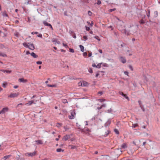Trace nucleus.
Returning <instances> with one entry per match:
<instances>
[{
	"mask_svg": "<svg viewBox=\"0 0 160 160\" xmlns=\"http://www.w3.org/2000/svg\"><path fill=\"white\" fill-rule=\"evenodd\" d=\"M36 63L37 64H42V62L41 61H37L36 62Z\"/></svg>",
	"mask_w": 160,
	"mask_h": 160,
	"instance_id": "79ce46f5",
	"label": "nucleus"
},
{
	"mask_svg": "<svg viewBox=\"0 0 160 160\" xmlns=\"http://www.w3.org/2000/svg\"><path fill=\"white\" fill-rule=\"evenodd\" d=\"M114 131L116 134H119V132L117 129H115Z\"/></svg>",
	"mask_w": 160,
	"mask_h": 160,
	"instance_id": "c85d7f7f",
	"label": "nucleus"
},
{
	"mask_svg": "<svg viewBox=\"0 0 160 160\" xmlns=\"http://www.w3.org/2000/svg\"><path fill=\"white\" fill-rule=\"evenodd\" d=\"M18 85H15L14 86V88H18Z\"/></svg>",
	"mask_w": 160,
	"mask_h": 160,
	"instance_id": "e2e57ef3",
	"label": "nucleus"
},
{
	"mask_svg": "<svg viewBox=\"0 0 160 160\" xmlns=\"http://www.w3.org/2000/svg\"><path fill=\"white\" fill-rule=\"evenodd\" d=\"M25 155L29 157H33L36 155V152L31 153V152H27L25 153Z\"/></svg>",
	"mask_w": 160,
	"mask_h": 160,
	"instance_id": "f257e3e1",
	"label": "nucleus"
},
{
	"mask_svg": "<svg viewBox=\"0 0 160 160\" xmlns=\"http://www.w3.org/2000/svg\"><path fill=\"white\" fill-rule=\"evenodd\" d=\"M79 47L81 49V51L82 52H84V48L83 46L82 45H80Z\"/></svg>",
	"mask_w": 160,
	"mask_h": 160,
	"instance_id": "aec40b11",
	"label": "nucleus"
},
{
	"mask_svg": "<svg viewBox=\"0 0 160 160\" xmlns=\"http://www.w3.org/2000/svg\"><path fill=\"white\" fill-rule=\"evenodd\" d=\"M72 36L74 38H76V36L75 35V34L74 33V34L72 35Z\"/></svg>",
	"mask_w": 160,
	"mask_h": 160,
	"instance_id": "4d7b16f0",
	"label": "nucleus"
},
{
	"mask_svg": "<svg viewBox=\"0 0 160 160\" xmlns=\"http://www.w3.org/2000/svg\"><path fill=\"white\" fill-rule=\"evenodd\" d=\"M92 53H89L88 54V56H89V57H91V56H92Z\"/></svg>",
	"mask_w": 160,
	"mask_h": 160,
	"instance_id": "774afa93",
	"label": "nucleus"
},
{
	"mask_svg": "<svg viewBox=\"0 0 160 160\" xmlns=\"http://www.w3.org/2000/svg\"><path fill=\"white\" fill-rule=\"evenodd\" d=\"M69 147L70 149H76L77 148L76 146H73V145H70L69 146Z\"/></svg>",
	"mask_w": 160,
	"mask_h": 160,
	"instance_id": "2eb2a0df",
	"label": "nucleus"
},
{
	"mask_svg": "<svg viewBox=\"0 0 160 160\" xmlns=\"http://www.w3.org/2000/svg\"><path fill=\"white\" fill-rule=\"evenodd\" d=\"M85 27H86V29L87 31H89L90 30V28L89 27H86V26Z\"/></svg>",
	"mask_w": 160,
	"mask_h": 160,
	"instance_id": "a18cd8bd",
	"label": "nucleus"
},
{
	"mask_svg": "<svg viewBox=\"0 0 160 160\" xmlns=\"http://www.w3.org/2000/svg\"><path fill=\"white\" fill-rule=\"evenodd\" d=\"M129 68L131 69V70H132V71H133V67H132L131 65H129Z\"/></svg>",
	"mask_w": 160,
	"mask_h": 160,
	"instance_id": "a19ab883",
	"label": "nucleus"
},
{
	"mask_svg": "<svg viewBox=\"0 0 160 160\" xmlns=\"http://www.w3.org/2000/svg\"><path fill=\"white\" fill-rule=\"evenodd\" d=\"M79 86H86L88 84L87 82H81L78 83Z\"/></svg>",
	"mask_w": 160,
	"mask_h": 160,
	"instance_id": "6e6552de",
	"label": "nucleus"
},
{
	"mask_svg": "<svg viewBox=\"0 0 160 160\" xmlns=\"http://www.w3.org/2000/svg\"><path fill=\"white\" fill-rule=\"evenodd\" d=\"M52 42H55V44H56V43L57 44H59L60 43V42L59 41H57L55 39H54L53 40H52Z\"/></svg>",
	"mask_w": 160,
	"mask_h": 160,
	"instance_id": "a211bd4d",
	"label": "nucleus"
},
{
	"mask_svg": "<svg viewBox=\"0 0 160 160\" xmlns=\"http://www.w3.org/2000/svg\"><path fill=\"white\" fill-rule=\"evenodd\" d=\"M18 81L20 82H22L23 83H26L28 82L27 79H25L24 78H19L18 79Z\"/></svg>",
	"mask_w": 160,
	"mask_h": 160,
	"instance_id": "0eeeda50",
	"label": "nucleus"
},
{
	"mask_svg": "<svg viewBox=\"0 0 160 160\" xmlns=\"http://www.w3.org/2000/svg\"><path fill=\"white\" fill-rule=\"evenodd\" d=\"M139 23L141 24H143L145 23V22L144 20L142 19H141L139 21Z\"/></svg>",
	"mask_w": 160,
	"mask_h": 160,
	"instance_id": "c756f323",
	"label": "nucleus"
},
{
	"mask_svg": "<svg viewBox=\"0 0 160 160\" xmlns=\"http://www.w3.org/2000/svg\"><path fill=\"white\" fill-rule=\"evenodd\" d=\"M101 1L100 0H98L97 1V4L98 5L101 4Z\"/></svg>",
	"mask_w": 160,
	"mask_h": 160,
	"instance_id": "c03bdc74",
	"label": "nucleus"
},
{
	"mask_svg": "<svg viewBox=\"0 0 160 160\" xmlns=\"http://www.w3.org/2000/svg\"><path fill=\"white\" fill-rule=\"evenodd\" d=\"M147 16L148 17H149L150 16V11L149 10H148V14H147Z\"/></svg>",
	"mask_w": 160,
	"mask_h": 160,
	"instance_id": "3c124183",
	"label": "nucleus"
},
{
	"mask_svg": "<svg viewBox=\"0 0 160 160\" xmlns=\"http://www.w3.org/2000/svg\"><path fill=\"white\" fill-rule=\"evenodd\" d=\"M114 152L116 154V155L118 156L121 154L122 151L121 149L118 148L117 150H115Z\"/></svg>",
	"mask_w": 160,
	"mask_h": 160,
	"instance_id": "7ed1b4c3",
	"label": "nucleus"
},
{
	"mask_svg": "<svg viewBox=\"0 0 160 160\" xmlns=\"http://www.w3.org/2000/svg\"><path fill=\"white\" fill-rule=\"evenodd\" d=\"M8 85V83L7 82H5L4 83H3L2 84V86L4 88H5L6 87V86Z\"/></svg>",
	"mask_w": 160,
	"mask_h": 160,
	"instance_id": "4be33fe9",
	"label": "nucleus"
},
{
	"mask_svg": "<svg viewBox=\"0 0 160 160\" xmlns=\"http://www.w3.org/2000/svg\"><path fill=\"white\" fill-rule=\"evenodd\" d=\"M31 33H32V34L33 35V34H37L38 33V32H32Z\"/></svg>",
	"mask_w": 160,
	"mask_h": 160,
	"instance_id": "5fc2aeb1",
	"label": "nucleus"
},
{
	"mask_svg": "<svg viewBox=\"0 0 160 160\" xmlns=\"http://www.w3.org/2000/svg\"><path fill=\"white\" fill-rule=\"evenodd\" d=\"M62 124L61 123H57L56 126L57 127H60V126H61L62 125Z\"/></svg>",
	"mask_w": 160,
	"mask_h": 160,
	"instance_id": "e433bc0d",
	"label": "nucleus"
},
{
	"mask_svg": "<svg viewBox=\"0 0 160 160\" xmlns=\"http://www.w3.org/2000/svg\"><path fill=\"white\" fill-rule=\"evenodd\" d=\"M47 86L48 87H56V85L54 84V85H49V84H47Z\"/></svg>",
	"mask_w": 160,
	"mask_h": 160,
	"instance_id": "412c9836",
	"label": "nucleus"
},
{
	"mask_svg": "<svg viewBox=\"0 0 160 160\" xmlns=\"http://www.w3.org/2000/svg\"><path fill=\"white\" fill-rule=\"evenodd\" d=\"M18 35L19 33L18 32H16L15 33V35L17 37H18Z\"/></svg>",
	"mask_w": 160,
	"mask_h": 160,
	"instance_id": "603ef678",
	"label": "nucleus"
},
{
	"mask_svg": "<svg viewBox=\"0 0 160 160\" xmlns=\"http://www.w3.org/2000/svg\"><path fill=\"white\" fill-rule=\"evenodd\" d=\"M22 44L25 47L28 48V45L29 44V43H28V44H27L26 42H24Z\"/></svg>",
	"mask_w": 160,
	"mask_h": 160,
	"instance_id": "6ab92c4d",
	"label": "nucleus"
},
{
	"mask_svg": "<svg viewBox=\"0 0 160 160\" xmlns=\"http://www.w3.org/2000/svg\"><path fill=\"white\" fill-rule=\"evenodd\" d=\"M83 55L84 56L86 57L87 55V52H85L83 53Z\"/></svg>",
	"mask_w": 160,
	"mask_h": 160,
	"instance_id": "8fccbe9b",
	"label": "nucleus"
},
{
	"mask_svg": "<svg viewBox=\"0 0 160 160\" xmlns=\"http://www.w3.org/2000/svg\"><path fill=\"white\" fill-rule=\"evenodd\" d=\"M16 158L17 160H24V158H20V156L19 155H18V156L16 157Z\"/></svg>",
	"mask_w": 160,
	"mask_h": 160,
	"instance_id": "4468645a",
	"label": "nucleus"
},
{
	"mask_svg": "<svg viewBox=\"0 0 160 160\" xmlns=\"http://www.w3.org/2000/svg\"><path fill=\"white\" fill-rule=\"evenodd\" d=\"M2 15L3 16H6V17H8V15L6 13V11H4L3 12Z\"/></svg>",
	"mask_w": 160,
	"mask_h": 160,
	"instance_id": "393cba45",
	"label": "nucleus"
},
{
	"mask_svg": "<svg viewBox=\"0 0 160 160\" xmlns=\"http://www.w3.org/2000/svg\"><path fill=\"white\" fill-rule=\"evenodd\" d=\"M57 152H60L61 151H62V152L64 151V150H62L61 148H58L57 149Z\"/></svg>",
	"mask_w": 160,
	"mask_h": 160,
	"instance_id": "2f4dec72",
	"label": "nucleus"
},
{
	"mask_svg": "<svg viewBox=\"0 0 160 160\" xmlns=\"http://www.w3.org/2000/svg\"><path fill=\"white\" fill-rule=\"evenodd\" d=\"M146 143H147V142L146 141L143 142V143L142 145L143 146L144 145L146 144Z\"/></svg>",
	"mask_w": 160,
	"mask_h": 160,
	"instance_id": "69168bd1",
	"label": "nucleus"
},
{
	"mask_svg": "<svg viewBox=\"0 0 160 160\" xmlns=\"http://www.w3.org/2000/svg\"><path fill=\"white\" fill-rule=\"evenodd\" d=\"M119 94L120 95H121L122 96H123V94H124L123 92H121V91H120L119 92H118Z\"/></svg>",
	"mask_w": 160,
	"mask_h": 160,
	"instance_id": "49530a36",
	"label": "nucleus"
},
{
	"mask_svg": "<svg viewBox=\"0 0 160 160\" xmlns=\"http://www.w3.org/2000/svg\"><path fill=\"white\" fill-rule=\"evenodd\" d=\"M47 26L50 27L52 29V30H53V28L51 24L49 23L48 25Z\"/></svg>",
	"mask_w": 160,
	"mask_h": 160,
	"instance_id": "37998d69",
	"label": "nucleus"
},
{
	"mask_svg": "<svg viewBox=\"0 0 160 160\" xmlns=\"http://www.w3.org/2000/svg\"><path fill=\"white\" fill-rule=\"evenodd\" d=\"M92 66L93 67L97 68V65H96L95 64H92Z\"/></svg>",
	"mask_w": 160,
	"mask_h": 160,
	"instance_id": "13d9d810",
	"label": "nucleus"
},
{
	"mask_svg": "<svg viewBox=\"0 0 160 160\" xmlns=\"http://www.w3.org/2000/svg\"><path fill=\"white\" fill-rule=\"evenodd\" d=\"M33 103H34V101L32 100L29 101L28 103H26L25 105L28 106H30Z\"/></svg>",
	"mask_w": 160,
	"mask_h": 160,
	"instance_id": "ddd939ff",
	"label": "nucleus"
},
{
	"mask_svg": "<svg viewBox=\"0 0 160 160\" xmlns=\"http://www.w3.org/2000/svg\"><path fill=\"white\" fill-rule=\"evenodd\" d=\"M102 64V63H99L97 65V68H100L101 67V65Z\"/></svg>",
	"mask_w": 160,
	"mask_h": 160,
	"instance_id": "7c9ffc66",
	"label": "nucleus"
},
{
	"mask_svg": "<svg viewBox=\"0 0 160 160\" xmlns=\"http://www.w3.org/2000/svg\"><path fill=\"white\" fill-rule=\"evenodd\" d=\"M35 142H37V145L42 144H43V142L41 140H36Z\"/></svg>",
	"mask_w": 160,
	"mask_h": 160,
	"instance_id": "9b49d317",
	"label": "nucleus"
},
{
	"mask_svg": "<svg viewBox=\"0 0 160 160\" xmlns=\"http://www.w3.org/2000/svg\"><path fill=\"white\" fill-rule=\"evenodd\" d=\"M116 10L115 8H114L113 9H109V12H112L113 11H115Z\"/></svg>",
	"mask_w": 160,
	"mask_h": 160,
	"instance_id": "473e14b6",
	"label": "nucleus"
},
{
	"mask_svg": "<svg viewBox=\"0 0 160 160\" xmlns=\"http://www.w3.org/2000/svg\"><path fill=\"white\" fill-rule=\"evenodd\" d=\"M5 72L7 73H11L12 72L11 70H5Z\"/></svg>",
	"mask_w": 160,
	"mask_h": 160,
	"instance_id": "4c0bfd02",
	"label": "nucleus"
},
{
	"mask_svg": "<svg viewBox=\"0 0 160 160\" xmlns=\"http://www.w3.org/2000/svg\"><path fill=\"white\" fill-rule=\"evenodd\" d=\"M112 109L111 108H110V109L108 110L107 111H106V112H108V113H111L112 112Z\"/></svg>",
	"mask_w": 160,
	"mask_h": 160,
	"instance_id": "c9c22d12",
	"label": "nucleus"
},
{
	"mask_svg": "<svg viewBox=\"0 0 160 160\" xmlns=\"http://www.w3.org/2000/svg\"><path fill=\"white\" fill-rule=\"evenodd\" d=\"M0 56H2L3 57H6L7 56V55L3 53H2L1 52H0Z\"/></svg>",
	"mask_w": 160,
	"mask_h": 160,
	"instance_id": "b1692460",
	"label": "nucleus"
},
{
	"mask_svg": "<svg viewBox=\"0 0 160 160\" xmlns=\"http://www.w3.org/2000/svg\"><path fill=\"white\" fill-rule=\"evenodd\" d=\"M31 56H32V57L35 58H37L38 57L37 55H36L35 53H34L33 52H32L31 53Z\"/></svg>",
	"mask_w": 160,
	"mask_h": 160,
	"instance_id": "f8f14e48",
	"label": "nucleus"
},
{
	"mask_svg": "<svg viewBox=\"0 0 160 160\" xmlns=\"http://www.w3.org/2000/svg\"><path fill=\"white\" fill-rule=\"evenodd\" d=\"M43 24L45 25V26H48V22L46 21H44L43 22Z\"/></svg>",
	"mask_w": 160,
	"mask_h": 160,
	"instance_id": "f704fd0d",
	"label": "nucleus"
},
{
	"mask_svg": "<svg viewBox=\"0 0 160 160\" xmlns=\"http://www.w3.org/2000/svg\"><path fill=\"white\" fill-rule=\"evenodd\" d=\"M110 131L109 130H107L105 132V133L104 135L105 137L107 136L109 133Z\"/></svg>",
	"mask_w": 160,
	"mask_h": 160,
	"instance_id": "a878e982",
	"label": "nucleus"
},
{
	"mask_svg": "<svg viewBox=\"0 0 160 160\" xmlns=\"http://www.w3.org/2000/svg\"><path fill=\"white\" fill-rule=\"evenodd\" d=\"M28 48L30 49H31L32 50H34L35 49V47L34 46L33 44L32 43L30 44V43H29V44L28 45Z\"/></svg>",
	"mask_w": 160,
	"mask_h": 160,
	"instance_id": "39448f33",
	"label": "nucleus"
},
{
	"mask_svg": "<svg viewBox=\"0 0 160 160\" xmlns=\"http://www.w3.org/2000/svg\"><path fill=\"white\" fill-rule=\"evenodd\" d=\"M62 102L64 103H68L67 101V99H62Z\"/></svg>",
	"mask_w": 160,
	"mask_h": 160,
	"instance_id": "72a5a7b5",
	"label": "nucleus"
},
{
	"mask_svg": "<svg viewBox=\"0 0 160 160\" xmlns=\"http://www.w3.org/2000/svg\"><path fill=\"white\" fill-rule=\"evenodd\" d=\"M124 73L126 75H127V76H128V72H127V71H124Z\"/></svg>",
	"mask_w": 160,
	"mask_h": 160,
	"instance_id": "de8ad7c7",
	"label": "nucleus"
},
{
	"mask_svg": "<svg viewBox=\"0 0 160 160\" xmlns=\"http://www.w3.org/2000/svg\"><path fill=\"white\" fill-rule=\"evenodd\" d=\"M75 114V112L72 111L71 112V115L69 116V118L70 119H72L74 118V115Z\"/></svg>",
	"mask_w": 160,
	"mask_h": 160,
	"instance_id": "423d86ee",
	"label": "nucleus"
},
{
	"mask_svg": "<svg viewBox=\"0 0 160 160\" xmlns=\"http://www.w3.org/2000/svg\"><path fill=\"white\" fill-rule=\"evenodd\" d=\"M98 51L100 53H102V50L101 49H99L98 50Z\"/></svg>",
	"mask_w": 160,
	"mask_h": 160,
	"instance_id": "052dcab7",
	"label": "nucleus"
},
{
	"mask_svg": "<svg viewBox=\"0 0 160 160\" xmlns=\"http://www.w3.org/2000/svg\"><path fill=\"white\" fill-rule=\"evenodd\" d=\"M70 138V136L69 135H67L63 137V140L65 141L67 140L68 139Z\"/></svg>",
	"mask_w": 160,
	"mask_h": 160,
	"instance_id": "9d476101",
	"label": "nucleus"
},
{
	"mask_svg": "<svg viewBox=\"0 0 160 160\" xmlns=\"http://www.w3.org/2000/svg\"><path fill=\"white\" fill-rule=\"evenodd\" d=\"M90 131V130L88 128H87L86 129H84V133L86 134L88 133V135L89 134L88 133Z\"/></svg>",
	"mask_w": 160,
	"mask_h": 160,
	"instance_id": "f3484780",
	"label": "nucleus"
},
{
	"mask_svg": "<svg viewBox=\"0 0 160 160\" xmlns=\"http://www.w3.org/2000/svg\"><path fill=\"white\" fill-rule=\"evenodd\" d=\"M63 46L65 47L66 48H68V46L67 44H65L64 43H63Z\"/></svg>",
	"mask_w": 160,
	"mask_h": 160,
	"instance_id": "09e8293b",
	"label": "nucleus"
},
{
	"mask_svg": "<svg viewBox=\"0 0 160 160\" xmlns=\"http://www.w3.org/2000/svg\"><path fill=\"white\" fill-rule=\"evenodd\" d=\"M108 28H111L112 30H113V28L112 26H110L109 27H108Z\"/></svg>",
	"mask_w": 160,
	"mask_h": 160,
	"instance_id": "338daca9",
	"label": "nucleus"
},
{
	"mask_svg": "<svg viewBox=\"0 0 160 160\" xmlns=\"http://www.w3.org/2000/svg\"><path fill=\"white\" fill-rule=\"evenodd\" d=\"M83 38L85 39V40H86L88 39V38H87V37L86 36H84L83 37Z\"/></svg>",
	"mask_w": 160,
	"mask_h": 160,
	"instance_id": "6e6d98bb",
	"label": "nucleus"
},
{
	"mask_svg": "<svg viewBox=\"0 0 160 160\" xmlns=\"http://www.w3.org/2000/svg\"><path fill=\"white\" fill-rule=\"evenodd\" d=\"M120 60L122 63H124L126 62V59H125V58L121 57H120Z\"/></svg>",
	"mask_w": 160,
	"mask_h": 160,
	"instance_id": "1a4fd4ad",
	"label": "nucleus"
},
{
	"mask_svg": "<svg viewBox=\"0 0 160 160\" xmlns=\"http://www.w3.org/2000/svg\"><path fill=\"white\" fill-rule=\"evenodd\" d=\"M122 96H123L124 97H125L128 101L129 100V97L128 96H127L126 94H124Z\"/></svg>",
	"mask_w": 160,
	"mask_h": 160,
	"instance_id": "cd10ccee",
	"label": "nucleus"
},
{
	"mask_svg": "<svg viewBox=\"0 0 160 160\" xmlns=\"http://www.w3.org/2000/svg\"><path fill=\"white\" fill-rule=\"evenodd\" d=\"M30 52L29 51H27L26 52V54H30Z\"/></svg>",
	"mask_w": 160,
	"mask_h": 160,
	"instance_id": "0e129e2a",
	"label": "nucleus"
},
{
	"mask_svg": "<svg viewBox=\"0 0 160 160\" xmlns=\"http://www.w3.org/2000/svg\"><path fill=\"white\" fill-rule=\"evenodd\" d=\"M8 110V108H4L2 110L0 111V114H4L6 112H7Z\"/></svg>",
	"mask_w": 160,
	"mask_h": 160,
	"instance_id": "20e7f679",
	"label": "nucleus"
},
{
	"mask_svg": "<svg viewBox=\"0 0 160 160\" xmlns=\"http://www.w3.org/2000/svg\"><path fill=\"white\" fill-rule=\"evenodd\" d=\"M11 156V155H10L6 156H4L3 158H2V160H6L9 157H10Z\"/></svg>",
	"mask_w": 160,
	"mask_h": 160,
	"instance_id": "dca6fc26",
	"label": "nucleus"
},
{
	"mask_svg": "<svg viewBox=\"0 0 160 160\" xmlns=\"http://www.w3.org/2000/svg\"><path fill=\"white\" fill-rule=\"evenodd\" d=\"M99 75V73H97L96 75V77H98V76Z\"/></svg>",
	"mask_w": 160,
	"mask_h": 160,
	"instance_id": "680f3d73",
	"label": "nucleus"
},
{
	"mask_svg": "<svg viewBox=\"0 0 160 160\" xmlns=\"http://www.w3.org/2000/svg\"><path fill=\"white\" fill-rule=\"evenodd\" d=\"M125 34H126V30L125 29H123L122 31Z\"/></svg>",
	"mask_w": 160,
	"mask_h": 160,
	"instance_id": "bf43d9fd",
	"label": "nucleus"
},
{
	"mask_svg": "<svg viewBox=\"0 0 160 160\" xmlns=\"http://www.w3.org/2000/svg\"><path fill=\"white\" fill-rule=\"evenodd\" d=\"M138 126V125L137 123L134 124H132V127L133 128H135Z\"/></svg>",
	"mask_w": 160,
	"mask_h": 160,
	"instance_id": "bb28decb",
	"label": "nucleus"
},
{
	"mask_svg": "<svg viewBox=\"0 0 160 160\" xmlns=\"http://www.w3.org/2000/svg\"><path fill=\"white\" fill-rule=\"evenodd\" d=\"M88 71L90 73H91L93 72L91 68H89V70H88Z\"/></svg>",
	"mask_w": 160,
	"mask_h": 160,
	"instance_id": "ea45409f",
	"label": "nucleus"
},
{
	"mask_svg": "<svg viewBox=\"0 0 160 160\" xmlns=\"http://www.w3.org/2000/svg\"><path fill=\"white\" fill-rule=\"evenodd\" d=\"M37 36L38 37L41 38H42V35L41 34H39Z\"/></svg>",
	"mask_w": 160,
	"mask_h": 160,
	"instance_id": "864d4df0",
	"label": "nucleus"
},
{
	"mask_svg": "<svg viewBox=\"0 0 160 160\" xmlns=\"http://www.w3.org/2000/svg\"><path fill=\"white\" fill-rule=\"evenodd\" d=\"M121 147L123 148H127V146L126 143H123L121 146Z\"/></svg>",
	"mask_w": 160,
	"mask_h": 160,
	"instance_id": "5701e85b",
	"label": "nucleus"
},
{
	"mask_svg": "<svg viewBox=\"0 0 160 160\" xmlns=\"http://www.w3.org/2000/svg\"><path fill=\"white\" fill-rule=\"evenodd\" d=\"M69 51L70 52L73 53L74 52V50L73 49L69 48Z\"/></svg>",
	"mask_w": 160,
	"mask_h": 160,
	"instance_id": "58836bf2",
	"label": "nucleus"
},
{
	"mask_svg": "<svg viewBox=\"0 0 160 160\" xmlns=\"http://www.w3.org/2000/svg\"><path fill=\"white\" fill-rule=\"evenodd\" d=\"M19 95V93H11L8 97L10 98H15L17 97Z\"/></svg>",
	"mask_w": 160,
	"mask_h": 160,
	"instance_id": "f03ea898",
	"label": "nucleus"
}]
</instances>
